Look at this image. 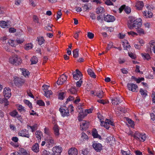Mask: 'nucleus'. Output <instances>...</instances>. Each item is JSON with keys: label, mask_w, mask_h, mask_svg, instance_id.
I'll use <instances>...</instances> for the list:
<instances>
[{"label": "nucleus", "mask_w": 155, "mask_h": 155, "mask_svg": "<svg viewBox=\"0 0 155 155\" xmlns=\"http://www.w3.org/2000/svg\"><path fill=\"white\" fill-rule=\"evenodd\" d=\"M141 21L142 19L140 18L135 19L134 18L131 17L128 21L127 25L130 29L134 28L138 29L141 27L142 25Z\"/></svg>", "instance_id": "1"}, {"label": "nucleus", "mask_w": 155, "mask_h": 155, "mask_svg": "<svg viewBox=\"0 0 155 155\" xmlns=\"http://www.w3.org/2000/svg\"><path fill=\"white\" fill-rule=\"evenodd\" d=\"M3 94L5 98L3 99H0V103L1 104H4L5 106L8 105V101L7 99L10 97L11 94L10 89L9 88H5L3 91Z\"/></svg>", "instance_id": "2"}, {"label": "nucleus", "mask_w": 155, "mask_h": 155, "mask_svg": "<svg viewBox=\"0 0 155 155\" xmlns=\"http://www.w3.org/2000/svg\"><path fill=\"white\" fill-rule=\"evenodd\" d=\"M9 61L12 64L18 65L21 64V60L17 55H14L9 58Z\"/></svg>", "instance_id": "3"}, {"label": "nucleus", "mask_w": 155, "mask_h": 155, "mask_svg": "<svg viewBox=\"0 0 155 155\" xmlns=\"http://www.w3.org/2000/svg\"><path fill=\"white\" fill-rule=\"evenodd\" d=\"M134 137L137 140H139L142 142L144 141L146 139V134H145L140 133L138 132H136L135 133Z\"/></svg>", "instance_id": "4"}, {"label": "nucleus", "mask_w": 155, "mask_h": 155, "mask_svg": "<svg viewBox=\"0 0 155 155\" xmlns=\"http://www.w3.org/2000/svg\"><path fill=\"white\" fill-rule=\"evenodd\" d=\"M61 115L64 117L66 116H68L69 115V110L67 107L63 106L61 107L59 109Z\"/></svg>", "instance_id": "5"}, {"label": "nucleus", "mask_w": 155, "mask_h": 155, "mask_svg": "<svg viewBox=\"0 0 155 155\" xmlns=\"http://www.w3.org/2000/svg\"><path fill=\"white\" fill-rule=\"evenodd\" d=\"M45 141H46V146L47 147H50L53 146L54 144V140L51 136L47 137L45 139Z\"/></svg>", "instance_id": "6"}, {"label": "nucleus", "mask_w": 155, "mask_h": 155, "mask_svg": "<svg viewBox=\"0 0 155 155\" xmlns=\"http://www.w3.org/2000/svg\"><path fill=\"white\" fill-rule=\"evenodd\" d=\"M92 146L93 148L97 152H100L102 149V146L101 144L96 141L93 142Z\"/></svg>", "instance_id": "7"}, {"label": "nucleus", "mask_w": 155, "mask_h": 155, "mask_svg": "<svg viewBox=\"0 0 155 155\" xmlns=\"http://www.w3.org/2000/svg\"><path fill=\"white\" fill-rule=\"evenodd\" d=\"M73 78L76 80L81 79L82 74L81 72L78 69H76L75 72H73Z\"/></svg>", "instance_id": "8"}, {"label": "nucleus", "mask_w": 155, "mask_h": 155, "mask_svg": "<svg viewBox=\"0 0 155 155\" xmlns=\"http://www.w3.org/2000/svg\"><path fill=\"white\" fill-rule=\"evenodd\" d=\"M127 86L130 91L134 92L137 91L138 87L136 84L130 83L127 84Z\"/></svg>", "instance_id": "9"}, {"label": "nucleus", "mask_w": 155, "mask_h": 155, "mask_svg": "<svg viewBox=\"0 0 155 155\" xmlns=\"http://www.w3.org/2000/svg\"><path fill=\"white\" fill-rule=\"evenodd\" d=\"M62 150V149L61 147L59 146L55 147L52 149L53 155H60L61 153Z\"/></svg>", "instance_id": "10"}, {"label": "nucleus", "mask_w": 155, "mask_h": 155, "mask_svg": "<svg viewBox=\"0 0 155 155\" xmlns=\"http://www.w3.org/2000/svg\"><path fill=\"white\" fill-rule=\"evenodd\" d=\"M67 79V76L64 74H63L58 78L57 81V83L59 85H62L66 82Z\"/></svg>", "instance_id": "11"}, {"label": "nucleus", "mask_w": 155, "mask_h": 155, "mask_svg": "<svg viewBox=\"0 0 155 155\" xmlns=\"http://www.w3.org/2000/svg\"><path fill=\"white\" fill-rule=\"evenodd\" d=\"M89 122L83 120L80 123V128L81 130H86L89 127Z\"/></svg>", "instance_id": "12"}, {"label": "nucleus", "mask_w": 155, "mask_h": 155, "mask_svg": "<svg viewBox=\"0 0 155 155\" xmlns=\"http://www.w3.org/2000/svg\"><path fill=\"white\" fill-rule=\"evenodd\" d=\"M18 135L20 136L27 138H29L30 136L28 131L25 129L20 131L18 133Z\"/></svg>", "instance_id": "13"}, {"label": "nucleus", "mask_w": 155, "mask_h": 155, "mask_svg": "<svg viewBox=\"0 0 155 155\" xmlns=\"http://www.w3.org/2000/svg\"><path fill=\"white\" fill-rule=\"evenodd\" d=\"M115 19L114 16L112 15H107L104 17V20L107 22H113Z\"/></svg>", "instance_id": "14"}, {"label": "nucleus", "mask_w": 155, "mask_h": 155, "mask_svg": "<svg viewBox=\"0 0 155 155\" xmlns=\"http://www.w3.org/2000/svg\"><path fill=\"white\" fill-rule=\"evenodd\" d=\"M121 101V100L118 97H114L111 99V103L114 105H118Z\"/></svg>", "instance_id": "15"}, {"label": "nucleus", "mask_w": 155, "mask_h": 155, "mask_svg": "<svg viewBox=\"0 0 155 155\" xmlns=\"http://www.w3.org/2000/svg\"><path fill=\"white\" fill-rule=\"evenodd\" d=\"M135 6L137 9L141 10L144 6V4L142 1H137Z\"/></svg>", "instance_id": "16"}, {"label": "nucleus", "mask_w": 155, "mask_h": 155, "mask_svg": "<svg viewBox=\"0 0 155 155\" xmlns=\"http://www.w3.org/2000/svg\"><path fill=\"white\" fill-rule=\"evenodd\" d=\"M124 9V11L127 14H129L131 12V8L129 7H125V5L122 6L120 8L119 10L120 12Z\"/></svg>", "instance_id": "17"}, {"label": "nucleus", "mask_w": 155, "mask_h": 155, "mask_svg": "<svg viewBox=\"0 0 155 155\" xmlns=\"http://www.w3.org/2000/svg\"><path fill=\"white\" fill-rule=\"evenodd\" d=\"M68 153L69 155H77L78 150L74 147H72L69 150Z\"/></svg>", "instance_id": "18"}, {"label": "nucleus", "mask_w": 155, "mask_h": 155, "mask_svg": "<svg viewBox=\"0 0 155 155\" xmlns=\"http://www.w3.org/2000/svg\"><path fill=\"white\" fill-rule=\"evenodd\" d=\"M14 83L16 85L18 84L21 85L24 83V81H22L18 77L15 78L13 80Z\"/></svg>", "instance_id": "19"}, {"label": "nucleus", "mask_w": 155, "mask_h": 155, "mask_svg": "<svg viewBox=\"0 0 155 155\" xmlns=\"http://www.w3.org/2000/svg\"><path fill=\"white\" fill-rule=\"evenodd\" d=\"M143 16L145 18H151L153 15L152 13L150 11H144L143 13Z\"/></svg>", "instance_id": "20"}, {"label": "nucleus", "mask_w": 155, "mask_h": 155, "mask_svg": "<svg viewBox=\"0 0 155 155\" xmlns=\"http://www.w3.org/2000/svg\"><path fill=\"white\" fill-rule=\"evenodd\" d=\"M32 150L34 152L38 153L39 151V148L38 144V143H36L34 144L32 147Z\"/></svg>", "instance_id": "21"}, {"label": "nucleus", "mask_w": 155, "mask_h": 155, "mask_svg": "<svg viewBox=\"0 0 155 155\" xmlns=\"http://www.w3.org/2000/svg\"><path fill=\"white\" fill-rule=\"evenodd\" d=\"M92 135L94 138H97L101 139V137L100 135L98 134L97 131L96 129H94L92 132Z\"/></svg>", "instance_id": "22"}, {"label": "nucleus", "mask_w": 155, "mask_h": 155, "mask_svg": "<svg viewBox=\"0 0 155 155\" xmlns=\"http://www.w3.org/2000/svg\"><path fill=\"white\" fill-rule=\"evenodd\" d=\"M53 129L54 133L56 136H58L59 134V127L56 124L54 125Z\"/></svg>", "instance_id": "23"}, {"label": "nucleus", "mask_w": 155, "mask_h": 155, "mask_svg": "<svg viewBox=\"0 0 155 155\" xmlns=\"http://www.w3.org/2000/svg\"><path fill=\"white\" fill-rule=\"evenodd\" d=\"M141 54L143 59L145 60H146L148 61L150 59L151 57L150 55L148 53H142Z\"/></svg>", "instance_id": "24"}, {"label": "nucleus", "mask_w": 155, "mask_h": 155, "mask_svg": "<svg viewBox=\"0 0 155 155\" xmlns=\"http://www.w3.org/2000/svg\"><path fill=\"white\" fill-rule=\"evenodd\" d=\"M122 43L124 49H127V48H130V44L127 40H124L122 42Z\"/></svg>", "instance_id": "25"}, {"label": "nucleus", "mask_w": 155, "mask_h": 155, "mask_svg": "<svg viewBox=\"0 0 155 155\" xmlns=\"http://www.w3.org/2000/svg\"><path fill=\"white\" fill-rule=\"evenodd\" d=\"M100 120L101 123V125L104 126L106 129H108L110 128V125L106 123L105 121H102V120L101 118H100Z\"/></svg>", "instance_id": "26"}, {"label": "nucleus", "mask_w": 155, "mask_h": 155, "mask_svg": "<svg viewBox=\"0 0 155 155\" xmlns=\"http://www.w3.org/2000/svg\"><path fill=\"white\" fill-rule=\"evenodd\" d=\"M77 91L74 87H71L68 90V92L70 94H75L77 93Z\"/></svg>", "instance_id": "27"}, {"label": "nucleus", "mask_w": 155, "mask_h": 155, "mask_svg": "<svg viewBox=\"0 0 155 155\" xmlns=\"http://www.w3.org/2000/svg\"><path fill=\"white\" fill-rule=\"evenodd\" d=\"M20 70L21 71L22 74L24 76H28L30 74L29 72L25 69L21 68H20Z\"/></svg>", "instance_id": "28"}, {"label": "nucleus", "mask_w": 155, "mask_h": 155, "mask_svg": "<svg viewBox=\"0 0 155 155\" xmlns=\"http://www.w3.org/2000/svg\"><path fill=\"white\" fill-rule=\"evenodd\" d=\"M88 73L90 76L94 78H96V75L94 72L91 69H88L87 71Z\"/></svg>", "instance_id": "29"}, {"label": "nucleus", "mask_w": 155, "mask_h": 155, "mask_svg": "<svg viewBox=\"0 0 155 155\" xmlns=\"http://www.w3.org/2000/svg\"><path fill=\"white\" fill-rule=\"evenodd\" d=\"M103 91L100 90L96 92V96L98 98H101L103 96Z\"/></svg>", "instance_id": "30"}, {"label": "nucleus", "mask_w": 155, "mask_h": 155, "mask_svg": "<svg viewBox=\"0 0 155 155\" xmlns=\"http://www.w3.org/2000/svg\"><path fill=\"white\" fill-rule=\"evenodd\" d=\"M104 12V10L103 8L100 7H98L97 9L96 13L97 14L103 13Z\"/></svg>", "instance_id": "31"}, {"label": "nucleus", "mask_w": 155, "mask_h": 155, "mask_svg": "<svg viewBox=\"0 0 155 155\" xmlns=\"http://www.w3.org/2000/svg\"><path fill=\"white\" fill-rule=\"evenodd\" d=\"M30 61L31 62V64H36L38 61V60L36 57L33 56L31 58Z\"/></svg>", "instance_id": "32"}, {"label": "nucleus", "mask_w": 155, "mask_h": 155, "mask_svg": "<svg viewBox=\"0 0 155 155\" xmlns=\"http://www.w3.org/2000/svg\"><path fill=\"white\" fill-rule=\"evenodd\" d=\"M0 26L2 28H5L8 27V25L6 22L4 21H0Z\"/></svg>", "instance_id": "33"}, {"label": "nucleus", "mask_w": 155, "mask_h": 155, "mask_svg": "<svg viewBox=\"0 0 155 155\" xmlns=\"http://www.w3.org/2000/svg\"><path fill=\"white\" fill-rule=\"evenodd\" d=\"M37 40L38 41L39 44L41 45L44 43L45 40L43 37H40L37 38Z\"/></svg>", "instance_id": "34"}, {"label": "nucleus", "mask_w": 155, "mask_h": 155, "mask_svg": "<svg viewBox=\"0 0 155 155\" xmlns=\"http://www.w3.org/2000/svg\"><path fill=\"white\" fill-rule=\"evenodd\" d=\"M45 96L48 98L50 97V96L52 94V92L51 90L45 91Z\"/></svg>", "instance_id": "35"}, {"label": "nucleus", "mask_w": 155, "mask_h": 155, "mask_svg": "<svg viewBox=\"0 0 155 155\" xmlns=\"http://www.w3.org/2000/svg\"><path fill=\"white\" fill-rule=\"evenodd\" d=\"M17 107L18 110L20 112H25V110L24 108V107L21 105L18 104L17 106Z\"/></svg>", "instance_id": "36"}, {"label": "nucleus", "mask_w": 155, "mask_h": 155, "mask_svg": "<svg viewBox=\"0 0 155 155\" xmlns=\"http://www.w3.org/2000/svg\"><path fill=\"white\" fill-rule=\"evenodd\" d=\"M36 135L38 140H41V137L42 136L41 132L40 131H37L36 132Z\"/></svg>", "instance_id": "37"}, {"label": "nucleus", "mask_w": 155, "mask_h": 155, "mask_svg": "<svg viewBox=\"0 0 155 155\" xmlns=\"http://www.w3.org/2000/svg\"><path fill=\"white\" fill-rule=\"evenodd\" d=\"M86 116V114H85L84 113L83 114L79 113L78 118V120L79 121H81Z\"/></svg>", "instance_id": "38"}, {"label": "nucleus", "mask_w": 155, "mask_h": 155, "mask_svg": "<svg viewBox=\"0 0 155 155\" xmlns=\"http://www.w3.org/2000/svg\"><path fill=\"white\" fill-rule=\"evenodd\" d=\"M15 42V41L12 40L10 39L8 40V44L13 47H15L16 46Z\"/></svg>", "instance_id": "39"}, {"label": "nucleus", "mask_w": 155, "mask_h": 155, "mask_svg": "<svg viewBox=\"0 0 155 155\" xmlns=\"http://www.w3.org/2000/svg\"><path fill=\"white\" fill-rule=\"evenodd\" d=\"M79 50L78 49H76L73 51V57L74 58H77L78 57Z\"/></svg>", "instance_id": "40"}, {"label": "nucleus", "mask_w": 155, "mask_h": 155, "mask_svg": "<svg viewBox=\"0 0 155 155\" xmlns=\"http://www.w3.org/2000/svg\"><path fill=\"white\" fill-rule=\"evenodd\" d=\"M32 48V45L31 43L26 44L25 46V49L27 50L31 49Z\"/></svg>", "instance_id": "41"}, {"label": "nucleus", "mask_w": 155, "mask_h": 155, "mask_svg": "<svg viewBox=\"0 0 155 155\" xmlns=\"http://www.w3.org/2000/svg\"><path fill=\"white\" fill-rule=\"evenodd\" d=\"M106 123H107L109 125H110L111 126H114V125L113 122L112 120L108 119H106L105 121Z\"/></svg>", "instance_id": "42"}, {"label": "nucleus", "mask_w": 155, "mask_h": 155, "mask_svg": "<svg viewBox=\"0 0 155 155\" xmlns=\"http://www.w3.org/2000/svg\"><path fill=\"white\" fill-rule=\"evenodd\" d=\"M18 114V113L17 111L15 110L13 111L12 112H10L9 114L13 117H15L16 115H17Z\"/></svg>", "instance_id": "43"}, {"label": "nucleus", "mask_w": 155, "mask_h": 155, "mask_svg": "<svg viewBox=\"0 0 155 155\" xmlns=\"http://www.w3.org/2000/svg\"><path fill=\"white\" fill-rule=\"evenodd\" d=\"M137 41L138 43L140 44L141 46H143L145 44V42L142 39L139 38L137 39Z\"/></svg>", "instance_id": "44"}, {"label": "nucleus", "mask_w": 155, "mask_h": 155, "mask_svg": "<svg viewBox=\"0 0 155 155\" xmlns=\"http://www.w3.org/2000/svg\"><path fill=\"white\" fill-rule=\"evenodd\" d=\"M36 127H37V125H36V124L35 125L32 126H30L29 125H28L27 126V128L28 129H29V128H30L31 130V131L32 132H33L36 130L35 128Z\"/></svg>", "instance_id": "45"}, {"label": "nucleus", "mask_w": 155, "mask_h": 155, "mask_svg": "<svg viewBox=\"0 0 155 155\" xmlns=\"http://www.w3.org/2000/svg\"><path fill=\"white\" fill-rule=\"evenodd\" d=\"M107 140L110 142V141L114 142L115 139L113 136H110L107 138Z\"/></svg>", "instance_id": "46"}, {"label": "nucleus", "mask_w": 155, "mask_h": 155, "mask_svg": "<svg viewBox=\"0 0 155 155\" xmlns=\"http://www.w3.org/2000/svg\"><path fill=\"white\" fill-rule=\"evenodd\" d=\"M65 96V94L64 92L60 93L58 94V98L61 100L63 99Z\"/></svg>", "instance_id": "47"}, {"label": "nucleus", "mask_w": 155, "mask_h": 155, "mask_svg": "<svg viewBox=\"0 0 155 155\" xmlns=\"http://www.w3.org/2000/svg\"><path fill=\"white\" fill-rule=\"evenodd\" d=\"M113 46V43L112 42H110L108 44L107 47L106 48V51L107 52L109 50H110L111 48Z\"/></svg>", "instance_id": "48"}, {"label": "nucleus", "mask_w": 155, "mask_h": 155, "mask_svg": "<svg viewBox=\"0 0 155 155\" xmlns=\"http://www.w3.org/2000/svg\"><path fill=\"white\" fill-rule=\"evenodd\" d=\"M126 120L128 122V123L130 124L131 126H134V122L132 121L131 119H129L128 118H126Z\"/></svg>", "instance_id": "49"}, {"label": "nucleus", "mask_w": 155, "mask_h": 155, "mask_svg": "<svg viewBox=\"0 0 155 155\" xmlns=\"http://www.w3.org/2000/svg\"><path fill=\"white\" fill-rule=\"evenodd\" d=\"M88 136L84 133L82 132L81 134V138L82 140H86L88 139Z\"/></svg>", "instance_id": "50"}, {"label": "nucleus", "mask_w": 155, "mask_h": 155, "mask_svg": "<svg viewBox=\"0 0 155 155\" xmlns=\"http://www.w3.org/2000/svg\"><path fill=\"white\" fill-rule=\"evenodd\" d=\"M82 7L83 8L84 10L85 11H87V10L90 8L87 4H85L84 5L82 6Z\"/></svg>", "instance_id": "51"}, {"label": "nucleus", "mask_w": 155, "mask_h": 155, "mask_svg": "<svg viewBox=\"0 0 155 155\" xmlns=\"http://www.w3.org/2000/svg\"><path fill=\"white\" fill-rule=\"evenodd\" d=\"M24 40V38H17L16 39V41L18 44H21L23 43Z\"/></svg>", "instance_id": "52"}, {"label": "nucleus", "mask_w": 155, "mask_h": 155, "mask_svg": "<svg viewBox=\"0 0 155 155\" xmlns=\"http://www.w3.org/2000/svg\"><path fill=\"white\" fill-rule=\"evenodd\" d=\"M128 55L132 59H134L136 58V55L131 52L128 53Z\"/></svg>", "instance_id": "53"}, {"label": "nucleus", "mask_w": 155, "mask_h": 155, "mask_svg": "<svg viewBox=\"0 0 155 155\" xmlns=\"http://www.w3.org/2000/svg\"><path fill=\"white\" fill-rule=\"evenodd\" d=\"M44 133L45 134H47L48 136H50V131L49 129L46 128H45L44 129Z\"/></svg>", "instance_id": "54"}, {"label": "nucleus", "mask_w": 155, "mask_h": 155, "mask_svg": "<svg viewBox=\"0 0 155 155\" xmlns=\"http://www.w3.org/2000/svg\"><path fill=\"white\" fill-rule=\"evenodd\" d=\"M82 83V81L81 79H80L76 83V86L78 87H80Z\"/></svg>", "instance_id": "55"}, {"label": "nucleus", "mask_w": 155, "mask_h": 155, "mask_svg": "<svg viewBox=\"0 0 155 155\" xmlns=\"http://www.w3.org/2000/svg\"><path fill=\"white\" fill-rule=\"evenodd\" d=\"M93 109H86L84 110V113L86 115L87 114H90L92 112Z\"/></svg>", "instance_id": "56"}, {"label": "nucleus", "mask_w": 155, "mask_h": 155, "mask_svg": "<svg viewBox=\"0 0 155 155\" xmlns=\"http://www.w3.org/2000/svg\"><path fill=\"white\" fill-rule=\"evenodd\" d=\"M147 48L146 49V52H147L148 53H151V52L152 47L150 46H148L147 44Z\"/></svg>", "instance_id": "57"}, {"label": "nucleus", "mask_w": 155, "mask_h": 155, "mask_svg": "<svg viewBox=\"0 0 155 155\" xmlns=\"http://www.w3.org/2000/svg\"><path fill=\"white\" fill-rule=\"evenodd\" d=\"M81 32V31H77L74 34V37L76 39H78L79 36V34Z\"/></svg>", "instance_id": "58"}, {"label": "nucleus", "mask_w": 155, "mask_h": 155, "mask_svg": "<svg viewBox=\"0 0 155 155\" xmlns=\"http://www.w3.org/2000/svg\"><path fill=\"white\" fill-rule=\"evenodd\" d=\"M24 103L30 107H32L31 104L30 102L29 101L27 100H25L24 101Z\"/></svg>", "instance_id": "59"}, {"label": "nucleus", "mask_w": 155, "mask_h": 155, "mask_svg": "<svg viewBox=\"0 0 155 155\" xmlns=\"http://www.w3.org/2000/svg\"><path fill=\"white\" fill-rule=\"evenodd\" d=\"M37 103L38 104L41 106H43L45 105V103L43 101L41 100L38 101Z\"/></svg>", "instance_id": "60"}, {"label": "nucleus", "mask_w": 155, "mask_h": 155, "mask_svg": "<svg viewBox=\"0 0 155 155\" xmlns=\"http://www.w3.org/2000/svg\"><path fill=\"white\" fill-rule=\"evenodd\" d=\"M148 46H150L152 47V46H155V41L154 40H151L150 42L147 44Z\"/></svg>", "instance_id": "61"}, {"label": "nucleus", "mask_w": 155, "mask_h": 155, "mask_svg": "<svg viewBox=\"0 0 155 155\" xmlns=\"http://www.w3.org/2000/svg\"><path fill=\"white\" fill-rule=\"evenodd\" d=\"M87 37L90 39H92L94 37V34L90 32H88L87 35Z\"/></svg>", "instance_id": "62"}, {"label": "nucleus", "mask_w": 155, "mask_h": 155, "mask_svg": "<svg viewBox=\"0 0 155 155\" xmlns=\"http://www.w3.org/2000/svg\"><path fill=\"white\" fill-rule=\"evenodd\" d=\"M42 155H53L46 150H44L42 153Z\"/></svg>", "instance_id": "63"}, {"label": "nucleus", "mask_w": 155, "mask_h": 155, "mask_svg": "<svg viewBox=\"0 0 155 155\" xmlns=\"http://www.w3.org/2000/svg\"><path fill=\"white\" fill-rule=\"evenodd\" d=\"M140 93L141 95L145 97L147 95V94L145 91L141 88L140 89Z\"/></svg>", "instance_id": "64"}]
</instances>
